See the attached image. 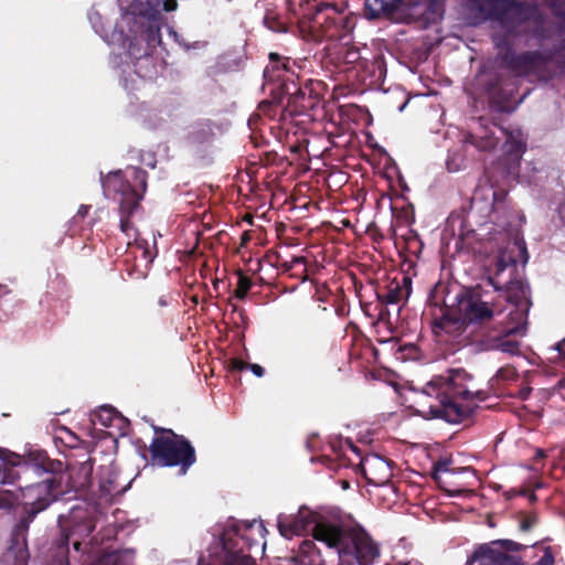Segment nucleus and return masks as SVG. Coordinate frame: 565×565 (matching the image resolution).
Returning a JSON list of instances; mask_svg holds the SVG:
<instances>
[{"mask_svg":"<svg viewBox=\"0 0 565 565\" xmlns=\"http://www.w3.org/2000/svg\"><path fill=\"white\" fill-rule=\"evenodd\" d=\"M132 174L135 180L139 181L143 186L146 185V172L143 170L134 168Z\"/></svg>","mask_w":565,"mask_h":565,"instance_id":"bb28decb","label":"nucleus"},{"mask_svg":"<svg viewBox=\"0 0 565 565\" xmlns=\"http://www.w3.org/2000/svg\"><path fill=\"white\" fill-rule=\"evenodd\" d=\"M504 151L511 156L512 160L514 162H518L521 158V154L523 152V145L521 140L513 136H509L507 141L504 142Z\"/></svg>","mask_w":565,"mask_h":565,"instance_id":"6ab92c4d","label":"nucleus"},{"mask_svg":"<svg viewBox=\"0 0 565 565\" xmlns=\"http://www.w3.org/2000/svg\"><path fill=\"white\" fill-rule=\"evenodd\" d=\"M448 471L449 468L447 462H438L435 467L434 478L439 481L440 475Z\"/></svg>","mask_w":565,"mask_h":565,"instance_id":"393cba45","label":"nucleus"},{"mask_svg":"<svg viewBox=\"0 0 565 565\" xmlns=\"http://www.w3.org/2000/svg\"><path fill=\"white\" fill-rule=\"evenodd\" d=\"M250 279L244 275H239L238 284L235 289V296L239 299H243L246 296L247 291L250 289Z\"/></svg>","mask_w":565,"mask_h":565,"instance_id":"5701e85b","label":"nucleus"},{"mask_svg":"<svg viewBox=\"0 0 565 565\" xmlns=\"http://www.w3.org/2000/svg\"><path fill=\"white\" fill-rule=\"evenodd\" d=\"M311 545V542L307 541L303 543V547H309Z\"/></svg>","mask_w":565,"mask_h":565,"instance_id":"e433bc0d","label":"nucleus"},{"mask_svg":"<svg viewBox=\"0 0 565 565\" xmlns=\"http://www.w3.org/2000/svg\"><path fill=\"white\" fill-rule=\"evenodd\" d=\"M502 310L497 303H489L478 297H465L459 300V317L444 316L437 323L447 333H460L466 322H483L500 315Z\"/></svg>","mask_w":565,"mask_h":565,"instance_id":"39448f33","label":"nucleus"},{"mask_svg":"<svg viewBox=\"0 0 565 565\" xmlns=\"http://www.w3.org/2000/svg\"><path fill=\"white\" fill-rule=\"evenodd\" d=\"M178 8L177 0H164L163 1V10L164 11H174Z\"/></svg>","mask_w":565,"mask_h":565,"instance_id":"cd10ccee","label":"nucleus"},{"mask_svg":"<svg viewBox=\"0 0 565 565\" xmlns=\"http://www.w3.org/2000/svg\"><path fill=\"white\" fill-rule=\"evenodd\" d=\"M505 299L515 307L509 312L508 319L527 322V311L530 309L527 286L521 280L511 281L505 289Z\"/></svg>","mask_w":565,"mask_h":565,"instance_id":"f8f14e48","label":"nucleus"},{"mask_svg":"<svg viewBox=\"0 0 565 565\" xmlns=\"http://www.w3.org/2000/svg\"><path fill=\"white\" fill-rule=\"evenodd\" d=\"M471 142L482 151H490L494 149L498 145V139L494 138L492 135L486 132L482 136L473 137Z\"/></svg>","mask_w":565,"mask_h":565,"instance_id":"aec40b11","label":"nucleus"},{"mask_svg":"<svg viewBox=\"0 0 565 565\" xmlns=\"http://www.w3.org/2000/svg\"><path fill=\"white\" fill-rule=\"evenodd\" d=\"M534 55L530 53L518 56L515 61V68L527 70L533 64Z\"/></svg>","mask_w":565,"mask_h":565,"instance_id":"b1692460","label":"nucleus"},{"mask_svg":"<svg viewBox=\"0 0 565 565\" xmlns=\"http://www.w3.org/2000/svg\"><path fill=\"white\" fill-rule=\"evenodd\" d=\"M519 544L509 540L492 541L489 544L480 545L469 559V565H519L515 556L509 555L507 551H515Z\"/></svg>","mask_w":565,"mask_h":565,"instance_id":"1a4fd4ad","label":"nucleus"},{"mask_svg":"<svg viewBox=\"0 0 565 565\" xmlns=\"http://www.w3.org/2000/svg\"><path fill=\"white\" fill-rule=\"evenodd\" d=\"M248 367V364L245 363L244 361L242 360H237V359H234L232 361V369L233 370H237V371H242L244 369Z\"/></svg>","mask_w":565,"mask_h":565,"instance_id":"c85d7f7f","label":"nucleus"},{"mask_svg":"<svg viewBox=\"0 0 565 565\" xmlns=\"http://www.w3.org/2000/svg\"><path fill=\"white\" fill-rule=\"evenodd\" d=\"M270 60H278V55L276 53H270Z\"/></svg>","mask_w":565,"mask_h":565,"instance_id":"f704fd0d","label":"nucleus"},{"mask_svg":"<svg viewBox=\"0 0 565 565\" xmlns=\"http://www.w3.org/2000/svg\"><path fill=\"white\" fill-rule=\"evenodd\" d=\"M476 7L497 23L495 28L512 32L516 25L535 15L536 8L518 0H472Z\"/></svg>","mask_w":565,"mask_h":565,"instance_id":"20e7f679","label":"nucleus"},{"mask_svg":"<svg viewBox=\"0 0 565 565\" xmlns=\"http://www.w3.org/2000/svg\"><path fill=\"white\" fill-rule=\"evenodd\" d=\"M504 60H505L507 62L511 63V64H512V62H513V58H512V57H510V55H509V54H507V55L504 56Z\"/></svg>","mask_w":565,"mask_h":565,"instance_id":"72a5a7b5","label":"nucleus"},{"mask_svg":"<svg viewBox=\"0 0 565 565\" xmlns=\"http://www.w3.org/2000/svg\"><path fill=\"white\" fill-rule=\"evenodd\" d=\"M445 2L446 0H395L397 8L393 11V21L418 23L426 28L443 19Z\"/></svg>","mask_w":565,"mask_h":565,"instance_id":"423d86ee","label":"nucleus"},{"mask_svg":"<svg viewBox=\"0 0 565 565\" xmlns=\"http://www.w3.org/2000/svg\"><path fill=\"white\" fill-rule=\"evenodd\" d=\"M527 332V322L511 321L504 327L502 334L487 340L486 349L498 350L502 353L515 355L520 353V342L511 339L512 335L524 337Z\"/></svg>","mask_w":565,"mask_h":565,"instance_id":"9d476101","label":"nucleus"},{"mask_svg":"<svg viewBox=\"0 0 565 565\" xmlns=\"http://www.w3.org/2000/svg\"><path fill=\"white\" fill-rule=\"evenodd\" d=\"M310 524H315L313 529H316L318 524L327 523L318 522L313 512L301 508L294 516L279 515L277 526L284 537L291 539L294 535H301ZM312 536L315 537V530H312Z\"/></svg>","mask_w":565,"mask_h":565,"instance_id":"9b49d317","label":"nucleus"},{"mask_svg":"<svg viewBox=\"0 0 565 565\" xmlns=\"http://www.w3.org/2000/svg\"><path fill=\"white\" fill-rule=\"evenodd\" d=\"M409 295L408 289L401 288L398 285L390 287L387 294L385 295V301L387 303H397L402 300L403 297H407Z\"/></svg>","mask_w":565,"mask_h":565,"instance_id":"4be33fe9","label":"nucleus"},{"mask_svg":"<svg viewBox=\"0 0 565 565\" xmlns=\"http://www.w3.org/2000/svg\"><path fill=\"white\" fill-rule=\"evenodd\" d=\"M361 469L370 483L385 484L392 477L390 465L379 456H370L362 460Z\"/></svg>","mask_w":565,"mask_h":565,"instance_id":"2eb2a0df","label":"nucleus"},{"mask_svg":"<svg viewBox=\"0 0 565 565\" xmlns=\"http://www.w3.org/2000/svg\"><path fill=\"white\" fill-rule=\"evenodd\" d=\"M159 302H160L161 306H166L167 305V302H166V300L163 298H161Z\"/></svg>","mask_w":565,"mask_h":565,"instance_id":"c9c22d12","label":"nucleus"},{"mask_svg":"<svg viewBox=\"0 0 565 565\" xmlns=\"http://www.w3.org/2000/svg\"><path fill=\"white\" fill-rule=\"evenodd\" d=\"M491 195H492L493 202H492L491 211L489 213V218H490L489 223L492 226H489L488 223H486L481 226L480 230L484 232V235L492 234L493 232H495V233L505 232L508 228V225H509L508 209L504 203L507 193L503 190H499V191L492 190ZM478 236H483V234L479 233Z\"/></svg>","mask_w":565,"mask_h":565,"instance_id":"4468645a","label":"nucleus"},{"mask_svg":"<svg viewBox=\"0 0 565 565\" xmlns=\"http://www.w3.org/2000/svg\"><path fill=\"white\" fill-rule=\"evenodd\" d=\"M529 258L525 243L523 239L514 238L509 242L507 247L500 250L497 260L498 273L503 271L508 266L514 265L518 262L526 263Z\"/></svg>","mask_w":565,"mask_h":565,"instance_id":"f3484780","label":"nucleus"},{"mask_svg":"<svg viewBox=\"0 0 565 565\" xmlns=\"http://www.w3.org/2000/svg\"><path fill=\"white\" fill-rule=\"evenodd\" d=\"M150 452L153 459L158 460L163 466L180 465L182 475L186 473L189 467L195 461L193 447L188 440L177 435L153 439L150 446Z\"/></svg>","mask_w":565,"mask_h":565,"instance_id":"0eeeda50","label":"nucleus"},{"mask_svg":"<svg viewBox=\"0 0 565 565\" xmlns=\"http://www.w3.org/2000/svg\"><path fill=\"white\" fill-rule=\"evenodd\" d=\"M0 462L3 465L2 483H13L17 476L11 470L13 467H20L23 473L44 470L40 465L24 462L21 457L14 452L0 448Z\"/></svg>","mask_w":565,"mask_h":565,"instance_id":"dca6fc26","label":"nucleus"},{"mask_svg":"<svg viewBox=\"0 0 565 565\" xmlns=\"http://www.w3.org/2000/svg\"><path fill=\"white\" fill-rule=\"evenodd\" d=\"M248 367L252 370V372L258 376L262 377L264 375V369L258 364H248Z\"/></svg>","mask_w":565,"mask_h":565,"instance_id":"c756f323","label":"nucleus"},{"mask_svg":"<svg viewBox=\"0 0 565 565\" xmlns=\"http://www.w3.org/2000/svg\"><path fill=\"white\" fill-rule=\"evenodd\" d=\"M534 521L533 520H524L521 524V530L527 531L532 527Z\"/></svg>","mask_w":565,"mask_h":565,"instance_id":"7c9ffc66","label":"nucleus"},{"mask_svg":"<svg viewBox=\"0 0 565 565\" xmlns=\"http://www.w3.org/2000/svg\"><path fill=\"white\" fill-rule=\"evenodd\" d=\"M58 524L62 532L61 551L52 565H68L66 553L70 540H73L74 548L79 550V540L88 536L94 525L81 508L73 509L70 516H60Z\"/></svg>","mask_w":565,"mask_h":565,"instance_id":"6e6552de","label":"nucleus"},{"mask_svg":"<svg viewBox=\"0 0 565 565\" xmlns=\"http://www.w3.org/2000/svg\"><path fill=\"white\" fill-rule=\"evenodd\" d=\"M106 182L108 188L120 185V227L122 232H127L130 226L128 218L138 206L140 195L129 184L121 183L119 172L109 175Z\"/></svg>","mask_w":565,"mask_h":565,"instance_id":"ddd939ff","label":"nucleus"},{"mask_svg":"<svg viewBox=\"0 0 565 565\" xmlns=\"http://www.w3.org/2000/svg\"><path fill=\"white\" fill-rule=\"evenodd\" d=\"M364 8L369 19L386 17L393 21V11L397 6H395V0H366Z\"/></svg>","mask_w":565,"mask_h":565,"instance_id":"a211bd4d","label":"nucleus"},{"mask_svg":"<svg viewBox=\"0 0 565 565\" xmlns=\"http://www.w3.org/2000/svg\"><path fill=\"white\" fill-rule=\"evenodd\" d=\"M94 565H128L126 553H109L102 556Z\"/></svg>","mask_w":565,"mask_h":565,"instance_id":"412c9836","label":"nucleus"},{"mask_svg":"<svg viewBox=\"0 0 565 565\" xmlns=\"http://www.w3.org/2000/svg\"><path fill=\"white\" fill-rule=\"evenodd\" d=\"M564 342H565V340H564ZM554 349H555L556 351H558L559 353H562V350H563V341H562V342L556 343V344H555V347H554Z\"/></svg>","mask_w":565,"mask_h":565,"instance_id":"2f4dec72","label":"nucleus"},{"mask_svg":"<svg viewBox=\"0 0 565 565\" xmlns=\"http://www.w3.org/2000/svg\"><path fill=\"white\" fill-rule=\"evenodd\" d=\"M51 480H45L35 486L20 488L13 494H0V508H10L14 503H22L26 508L28 515L23 518L12 531V545L4 555V562L14 558V565H26V532L33 518L44 510L53 500L50 495Z\"/></svg>","mask_w":565,"mask_h":565,"instance_id":"f03ea898","label":"nucleus"},{"mask_svg":"<svg viewBox=\"0 0 565 565\" xmlns=\"http://www.w3.org/2000/svg\"><path fill=\"white\" fill-rule=\"evenodd\" d=\"M481 393L472 376L465 370H451L426 384L424 394L428 398L434 397L435 402L423 403L422 413L431 418L459 423L470 413V407L459 399L471 401Z\"/></svg>","mask_w":565,"mask_h":565,"instance_id":"f257e3e1","label":"nucleus"},{"mask_svg":"<svg viewBox=\"0 0 565 565\" xmlns=\"http://www.w3.org/2000/svg\"><path fill=\"white\" fill-rule=\"evenodd\" d=\"M494 41H495V43H497L498 45H500V44H501V39H500V35H499V32H497V33H495V35H494Z\"/></svg>","mask_w":565,"mask_h":565,"instance_id":"473e14b6","label":"nucleus"},{"mask_svg":"<svg viewBox=\"0 0 565 565\" xmlns=\"http://www.w3.org/2000/svg\"><path fill=\"white\" fill-rule=\"evenodd\" d=\"M253 559L249 556H234L228 565H252Z\"/></svg>","mask_w":565,"mask_h":565,"instance_id":"a878e982","label":"nucleus"},{"mask_svg":"<svg viewBox=\"0 0 565 565\" xmlns=\"http://www.w3.org/2000/svg\"><path fill=\"white\" fill-rule=\"evenodd\" d=\"M322 7H326V8H329V7H330V8H334V6H333V4H330V3L322 4Z\"/></svg>","mask_w":565,"mask_h":565,"instance_id":"4c0bfd02","label":"nucleus"},{"mask_svg":"<svg viewBox=\"0 0 565 565\" xmlns=\"http://www.w3.org/2000/svg\"><path fill=\"white\" fill-rule=\"evenodd\" d=\"M315 540L330 548H337L340 557L354 552L360 565L372 563L380 554L375 543L362 529L343 531L334 524H318L315 529Z\"/></svg>","mask_w":565,"mask_h":565,"instance_id":"7ed1b4c3","label":"nucleus"}]
</instances>
